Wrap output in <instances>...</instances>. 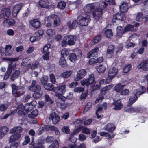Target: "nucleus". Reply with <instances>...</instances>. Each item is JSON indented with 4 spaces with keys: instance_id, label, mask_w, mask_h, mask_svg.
Instances as JSON below:
<instances>
[{
    "instance_id": "obj_1",
    "label": "nucleus",
    "mask_w": 148,
    "mask_h": 148,
    "mask_svg": "<svg viewBox=\"0 0 148 148\" xmlns=\"http://www.w3.org/2000/svg\"><path fill=\"white\" fill-rule=\"evenodd\" d=\"M95 83L96 82L95 81L94 75L93 74L90 75L88 78L84 79L81 81V84L82 86H86L88 87L92 85V90L93 91L97 90L100 87V85L98 84H97L95 85Z\"/></svg>"
},
{
    "instance_id": "obj_2",
    "label": "nucleus",
    "mask_w": 148,
    "mask_h": 148,
    "mask_svg": "<svg viewBox=\"0 0 148 148\" xmlns=\"http://www.w3.org/2000/svg\"><path fill=\"white\" fill-rule=\"evenodd\" d=\"M46 26L50 27L51 26L56 27L59 25L60 24V18L55 14H52L48 16L47 18Z\"/></svg>"
},
{
    "instance_id": "obj_3",
    "label": "nucleus",
    "mask_w": 148,
    "mask_h": 148,
    "mask_svg": "<svg viewBox=\"0 0 148 148\" xmlns=\"http://www.w3.org/2000/svg\"><path fill=\"white\" fill-rule=\"evenodd\" d=\"M146 90V88L143 87L141 86L140 88L138 90H136V92H135L131 94L127 104V106H130L133 103L135 102L138 99V97L137 95H140L141 94L145 93Z\"/></svg>"
},
{
    "instance_id": "obj_4",
    "label": "nucleus",
    "mask_w": 148,
    "mask_h": 148,
    "mask_svg": "<svg viewBox=\"0 0 148 148\" xmlns=\"http://www.w3.org/2000/svg\"><path fill=\"white\" fill-rule=\"evenodd\" d=\"M19 58L18 57L15 58H7V60L10 62L9 64L7 71L4 75V79L7 80L9 77L13 70L15 69L16 67V61L18 60Z\"/></svg>"
},
{
    "instance_id": "obj_5",
    "label": "nucleus",
    "mask_w": 148,
    "mask_h": 148,
    "mask_svg": "<svg viewBox=\"0 0 148 148\" xmlns=\"http://www.w3.org/2000/svg\"><path fill=\"white\" fill-rule=\"evenodd\" d=\"M90 20V16L85 13L80 14L77 18L78 24L81 26L88 25Z\"/></svg>"
},
{
    "instance_id": "obj_6",
    "label": "nucleus",
    "mask_w": 148,
    "mask_h": 148,
    "mask_svg": "<svg viewBox=\"0 0 148 148\" xmlns=\"http://www.w3.org/2000/svg\"><path fill=\"white\" fill-rule=\"evenodd\" d=\"M66 90L65 85H62L56 87L54 89V91L56 93L55 95L56 96L61 100H63V98L62 95L65 93Z\"/></svg>"
},
{
    "instance_id": "obj_7",
    "label": "nucleus",
    "mask_w": 148,
    "mask_h": 148,
    "mask_svg": "<svg viewBox=\"0 0 148 148\" xmlns=\"http://www.w3.org/2000/svg\"><path fill=\"white\" fill-rule=\"evenodd\" d=\"M125 16L124 13H118L114 15L112 19V22L114 25L116 24V21H122L125 19Z\"/></svg>"
},
{
    "instance_id": "obj_8",
    "label": "nucleus",
    "mask_w": 148,
    "mask_h": 148,
    "mask_svg": "<svg viewBox=\"0 0 148 148\" xmlns=\"http://www.w3.org/2000/svg\"><path fill=\"white\" fill-rule=\"evenodd\" d=\"M30 90L34 92H39L41 90V87L40 85L37 84V82L35 80L32 81L31 84L29 87Z\"/></svg>"
},
{
    "instance_id": "obj_9",
    "label": "nucleus",
    "mask_w": 148,
    "mask_h": 148,
    "mask_svg": "<svg viewBox=\"0 0 148 148\" xmlns=\"http://www.w3.org/2000/svg\"><path fill=\"white\" fill-rule=\"evenodd\" d=\"M87 72L85 69H81L77 71V77L75 78V81L79 80L81 79L84 77L86 75Z\"/></svg>"
},
{
    "instance_id": "obj_10",
    "label": "nucleus",
    "mask_w": 148,
    "mask_h": 148,
    "mask_svg": "<svg viewBox=\"0 0 148 148\" xmlns=\"http://www.w3.org/2000/svg\"><path fill=\"white\" fill-rule=\"evenodd\" d=\"M11 14V11L10 9L5 8L3 9L1 12L0 18H7Z\"/></svg>"
},
{
    "instance_id": "obj_11",
    "label": "nucleus",
    "mask_w": 148,
    "mask_h": 148,
    "mask_svg": "<svg viewBox=\"0 0 148 148\" xmlns=\"http://www.w3.org/2000/svg\"><path fill=\"white\" fill-rule=\"evenodd\" d=\"M102 9L99 8H96L93 12L94 18L96 21L102 19Z\"/></svg>"
},
{
    "instance_id": "obj_12",
    "label": "nucleus",
    "mask_w": 148,
    "mask_h": 148,
    "mask_svg": "<svg viewBox=\"0 0 148 148\" xmlns=\"http://www.w3.org/2000/svg\"><path fill=\"white\" fill-rule=\"evenodd\" d=\"M148 59L145 60L138 65L137 67L139 69H142L144 71H148Z\"/></svg>"
},
{
    "instance_id": "obj_13",
    "label": "nucleus",
    "mask_w": 148,
    "mask_h": 148,
    "mask_svg": "<svg viewBox=\"0 0 148 148\" xmlns=\"http://www.w3.org/2000/svg\"><path fill=\"white\" fill-rule=\"evenodd\" d=\"M23 5L21 3H19L15 5L13 8L12 11L13 16L15 17L17 16L21 8Z\"/></svg>"
},
{
    "instance_id": "obj_14",
    "label": "nucleus",
    "mask_w": 148,
    "mask_h": 148,
    "mask_svg": "<svg viewBox=\"0 0 148 148\" xmlns=\"http://www.w3.org/2000/svg\"><path fill=\"white\" fill-rule=\"evenodd\" d=\"M49 119L52 120L53 123L57 124L60 120V118L55 112H52L50 114Z\"/></svg>"
},
{
    "instance_id": "obj_15",
    "label": "nucleus",
    "mask_w": 148,
    "mask_h": 148,
    "mask_svg": "<svg viewBox=\"0 0 148 148\" xmlns=\"http://www.w3.org/2000/svg\"><path fill=\"white\" fill-rule=\"evenodd\" d=\"M30 25L34 28L38 29L40 25V22L37 19H32L29 22Z\"/></svg>"
},
{
    "instance_id": "obj_16",
    "label": "nucleus",
    "mask_w": 148,
    "mask_h": 148,
    "mask_svg": "<svg viewBox=\"0 0 148 148\" xmlns=\"http://www.w3.org/2000/svg\"><path fill=\"white\" fill-rule=\"evenodd\" d=\"M45 129L47 131H54L55 134L56 135H59L60 134V132L56 127L54 126L50 125H47L45 126Z\"/></svg>"
},
{
    "instance_id": "obj_17",
    "label": "nucleus",
    "mask_w": 148,
    "mask_h": 148,
    "mask_svg": "<svg viewBox=\"0 0 148 148\" xmlns=\"http://www.w3.org/2000/svg\"><path fill=\"white\" fill-rule=\"evenodd\" d=\"M112 105L114 106L113 109L115 110H120L123 107V104L121 103V101L120 100L114 101Z\"/></svg>"
},
{
    "instance_id": "obj_18",
    "label": "nucleus",
    "mask_w": 148,
    "mask_h": 148,
    "mask_svg": "<svg viewBox=\"0 0 148 148\" xmlns=\"http://www.w3.org/2000/svg\"><path fill=\"white\" fill-rule=\"evenodd\" d=\"M118 71V70L117 68L113 67L109 69L108 75L110 77H112L114 78L117 74Z\"/></svg>"
},
{
    "instance_id": "obj_19",
    "label": "nucleus",
    "mask_w": 148,
    "mask_h": 148,
    "mask_svg": "<svg viewBox=\"0 0 148 148\" xmlns=\"http://www.w3.org/2000/svg\"><path fill=\"white\" fill-rule=\"evenodd\" d=\"M99 51V48L96 47L93 49L87 54V57L89 58L90 57H95L97 56Z\"/></svg>"
},
{
    "instance_id": "obj_20",
    "label": "nucleus",
    "mask_w": 148,
    "mask_h": 148,
    "mask_svg": "<svg viewBox=\"0 0 148 148\" xmlns=\"http://www.w3.org/2000/svg\"><path fill=\"white\" fill-rule=\"evenodd\" d=\"M66 37L68 40V44L69 45H74V41L77 40V37L74 36H67Z\"/></svg>"
},
{
    "instance_id": "obj_21",
    "label": "nucleus",
    "mask_w": 148,
    "mask_h": 148,
    "mask_svg": "<svg viewBox=\"0 0 148 148\" xmlns=\"http://www.w3.org/2000/svg\"><path fill=\"white\" fill-rule=\"evenodd\" d=\"M95 5L88 4L86 5L83 8V10L86 12H89L95 8Z\"/></svg>"
},
{
    "instance_id": "obj_22",
    "label": "nucleus",
    "mask_w": 148,
    "mask_h": 148,
    "mask_svg": "<svg viewBox=\"0 0 148 148\" xmlns=\"http://www.w3.org/2000/svg\"><path fill=\"white\" fill-rule=\"evenodd\" d=\"M9 130L8 128L4 126L0 127V138H2L7 133Z\"/></svg>"
},
{
    "instance_id": "obj_23",
    "label": "nucleus",
    "mask_w": 148,
    "mask_h": 148,
    "mask_svg": "<svg viewBox=\"0 0 148 148\" xmlns=\"http://www.w3.org/2000/svg\"><path fill=\"white\" fill-rule=\"evenodd\" d=\"M115 127L114 125L110 123L107 124L104 128V129L110 132H112L115 130Z\"/></svg>"
},
{
    "instance_id": "obj_24",
    "label": "nucleus",
    "mask_w": 148,
    "mask_h": 148,
    "mask_svg": "<svg viewBox=\"0 0 148 148\" xmlns=\"http://www.w3.org/2000/svg\"><path fill=\"white\" fill-rule=\"evenodd\" d=\"M12 47L11 45H6L5 48V52L4 54L6 56L11 55L12 52L11 50Z\"/></svg>"
},
{
    "instance_id": "obj_25",
    "label": "nucleus",
    "mask_w": 148,
    "mask_h": 148,
    "mask_svg": "<svg viewBox=\"0 0 148 148\" xmlns=\"http://www.w3.org/2000/svg\"><path fill=\"white\" fill-rule=\"evenodd\" d=\"M105 36L108 38H110L113 36V33L110 29H104L103 31Z\"/></svg>"
},
{
    "instance_id": "obj_26",
    "label": "nucleus",
    "mask_w": 148,
    "mask_h": 148,
    "mask_svg": "<svg viewBox=\"0 0 148 148\" xmlns=\"http://www.w3.org/2000/svg\"><path fill=\"white\" fill-rule=\"evenodd\" d=\"M23 129L20 126H17L14 127L13 128L11 129L10 131V133L11 134H14L16 133L17 134H19V133L22 132Z\"/></svg>"
},
{
    "instance_id": "obj_27",
    "label": "nucleus",
    "mask_w": 148,
    "mask_h": 148,
    "mask_svg": "<svg viewBox=\"0 0 148 148\" xmlns=\"http://www.w3.org/2000/svg\"><path fill=\"white\" fill-rule=\"evenodd\" d=\"M20 73V72L19 70L15 71L12 74L10 78V79L13 81H14L18 77Z\"/></svg>"
},
{
    "instance_id": "obj_28",
    "label": "nucleus",
    "mask_w": 148,
    "mask_h": 148,
    "mask_svg": "<svg viewBox=\"0 0 148 148\" xmlns=\"http://www.w3.org/2000/svg\"><path fill=\"white\" fill-rule=\"evenodd\" d=\"M21 134H16L11 135L10 137L9 142L11 143L13 141L18 140L21 137Z\"/></svg>"
},
{
    "instance_id": "obj_29",
    "label": "nucleus",
    "mask_w": 148,
    "mask_h": 148,
    "mask_svg": "<svg viewBox=\"0 0 148 148\" xmlns=\"http://www.w3.org/2000/svg\"><path fill=\"white\" fill-rule=\"evenodd\" d=\"M115 48V46L114 45L111 44L108 47L107 53L108 54L112 55L114 53Z\"/></svg>"
},
{
    "instance_id": "obj_30",
    "label": "nucleus",
    "mask_w": 148,
    "mask_h": 148,
    "mask_svg": "<svg viewBox=\"0 0 148 148\" xmlns=\"http://www.w3.org/2000/svg\"><path fill=\"white\" fill-rule=\"evenodd\" d=\"M26 110L23 108H21L17 112V115L19 117L24 118L27 113Z\"/></svg>"
},
{
    "instance_id": "obj_31",
    "label": "nucleus",
    "mask_w": 148,
    "mask_h": 148,
    "mask_svg": "<svg viewBox=\"0 0 148 148\" xmlns=\"http://www.w3.org/2000/svg\"><path fill=\"white\" fill-rule=\"evenodd\" d=\"M25 92V88L23 87H19L17 89V91L16 95H15L16 97H18L23 95Z\"/></svg>"
},
{
    "instance_id": "obj_32",
    "label": "nucleus",
    "mask_w": 148,
    "mask_h": 148,
    "mask_svg": "<svg viewBox=\"0 0 148 148\" xmlns=\"http://www.w3.org/2000/svg\"><path fill=\"white\" fill-rule=\"evenodd\" d=\"M128 4L127 3H123L120 6V9L121 12L123 13L127 11L128 9Z\"/></svg>"
},
{
    "instance_id": "obj_33",
    "label": "nucleus",
    "mask_w": 148,
    "mask_h": 148,
    "mask_svg": "<svg viewBox=\"0 0 148 148\" xmlns=\"http://www.w3.org/2000/svg\"><path fill=\"white\" fill-rule=\"evenodd\" d=\"M125 85L118 84L114 87V90L118 93H121L122 90L124 89Z\"/></svg>"
},
{
    "instance_id": "obj_34",
    "label": "nucleus",
    "mask_w": 148,
    "mask_h": 148,
    "mask_svg": "<svg viewBox=\"0 0 148 148\" xmlns=\"http://www.w3.org/2000/svg\"><path fill=\"white\" fill-rule=\"evenodd\" d=\"M78 24V21L76 20H74L73 21L72 23L70 22H68L67 23L70 29H74L76 28Z\"/></svg>"
},
{
    "instance_id": "obj_35",
    "label": "nucleus",
    "mask_w": 148,
    "mask_h": 148,
    "mask_svg": "<svg viewBox=\"0 0 148 148\" xmlns=\"http://www.w3.org/2000/svg\"><path fill=\"white\" fill-rule=\"evenodd\" d=\"M69 58L71 62H75L78 60L77 57L74 53H70L69 55Z\"/></svg>"
},
{
    "instance_id": "obj_36",
    "label": "nucleus",
    "mask_w": 148,
    "mask_h": 148,
    "mask_svg": "<svg viewBox=\"0 0 148 148\" xmlns=\"http://www.w3.org/2000/svg\"><path fill=\"white\" fill-rule=\"evenodd\" d=\"M48 3L49 2L48 0H40L39 1V5L42 8L47 7Z\"/></svg>"
},
{
    "instance_id": "obj_37",
    "label": "nucleus",
    "mask_w": 148,
    "mask_h": 148,
    "mask_svg": "<svg viewBox=\"0 0 148 148\" xmlns=\"http://www.w3.org/2000/svg\"><path fill=\"white\" fill-rule=\"evenodd\" d=\"M134 29V26L130 24H129L127 25L124 28L123 31L122 33L123 34H124L126 32L130 31H133Z\"/></svg>"
},
{
    "instance_id": "obj_38",
    "label": "nucleus",
    "mask_w": 148,
    "mask_h": 148,
    "mask_svg": "<svg viewBox=\"0 0 148 148\" xmlns=\"http://www.w3.org/2000/svg\"><path fill=\"white\" fill-rule=\"evenodd\" d=\"M72 71L69 70L64 72L61 74L60 76L63 78H67L69 77L72 73Z\"/></svg>"
},
{
    "instance_id": "obj_39",
    "label": "nucleus",
    "mask_w": 148,
    "mask_h": 148,
    "mask_svg": "<svg viewBox=\"0 0 148 148\" xmlns=\"http://www.w3.org/2000/svg\"><path fill=\"white\" fill-rule=\"evenodd\" d=\"M43 86L46 90L49 91H51L54 88L53 85L51 83H47V84L44 85Z\"/></svg>"
},
{
    "instance_id": "obj_40",
    "label": "nucleus",
    "mask_w": 148,
    "mask_h": 148,
    "mask_svg": "<svg viewBox=\"0 0 148 148\" xmlns=\"http://www.w3.org/2000/svg\"><path fill=\"white\" fill-rule=\"evenodd\" d=\"M96 68L97 71L99 73H103L106 70L105 67L103 65H99Z\"/></svg>"
},
{
    "instance_id": "obj_41",
    "label": "nucleus",
    "mask_w": 148,
    "mask_h": 148,
    "mask_svg": "<svg viewBox=\"0 0 148 148\" xmlns=\"http://www.w3.org/2000/svg\"><path fill=\"white\" fill-rule=\"evenodd\" d=\"M59 143L57 140H55L53 143L48 148H58Z\"/></svg>"
},
{
    "instance_id": "obj_42",
    "label": "nucleus",
    "mask_w": 148,
    "mask_h": 148,
    "mask_svg": "<svg viewBox=\"0 0 148 148\" xmlns=\"http://www.w3.org/2000/svg\"><path fill=\"white\" fill-rule=\"evenodd\" d=\"M9 106L8 103H5L0 104V111H5Z\"/></svg>"
},
{
    "instance_id": "obj_43",
    "label": "nucleus",
    "mask_w": 148,
    "mask_h": 148,
    "mask_svg": "<svg viewBox=\"0 0 148 148\" xmlns=\"http://www.w3.org/2000/svg\"><path fill=\"white\" fill-rule=\"evenodd\" d=\"M38 112L37 110L35 109L32 111L31 114L28 115V117L33 118L36 116L38 114Z\"/></svg>"
},
{
    "instance_id": "obj_44",
    "label": "nucleus",
    "mask_w": 148,
    "mask_h": 148,
    "mask_svg": "<svg viewBox=\"0 0 148 148\" xmlns=\"http://www.w3.org/2000/svg\"><path fill=\"white\" fill-rule=\"evenodd\" d=\"M60 64L62 66H64L66 64V62L64 56H61L59 60Z\"/></svg>"
},
{
    "instance_id": "obj_45",
    "label": "nucleus",
    "mask_w": 148,
    "mask_h": 148,
    "mask_svg": "<svg viewBox=\"0 0 148 148\" xmlns=\"http://www.w3.org/2000/svg\"><path fill=\"white\" fill-rule=\"evenodd\" d=\"M42 95V91H40L39 92H34L33 94V97L37 99L40 98Z\"/></svg>"
},
{
    "instance_id": "obj_46",
    "label": "nucleus",
    "mask_w": 148,
    "mask_h": 148,
    "mask_svg": "<svg viewBox=\"0 0 148 148\" xmlns=\"http://www.w3.org/2000/svg\"><path fill=\"white\" fill-rule=\"evenodd\" d=\"M100 135L102 136H105L107 137V138H112L114 136V135L111 136L108 133L105 132H101L100 133Z\"/></svg>"
},
{
    "instance_id": "obj_47",
    "label": "nucleus",
    "mask_w": 148,
    "mask_h": 148,
    "mask_svg": "<svg viewBox=\"0 0 148 148\" xmlns=\"http://www.w3.org/2000/svg\"><path fill=\"white\" fill-rule=\"evenodd\" d=\"M143 18V14L142 13L139 12L137 13L136 16V19L138 21H141Z\"/></svg>"
},
{
    "instance_id": "obj_48",
    "label": "nucleus",
    "mask_w": 148,
    "mask_h": 148,
    "mask_svg": "<svg viewBox=\"0 0 148 148\" xmlns=\"http://www.w3.org/2000/svg\"><path fill=\"white\" fill-rule=\"evenodd\" d=\"M25 108H27L26 111L27 112H29L34 108L29 103L26 104L25 106Z\"/></svg>"
},
{
    "instance_id": "obj_49",
    "label": "nucleus",
    "mask_w": 148,
    "mask_h": 148,
    "mask_svg": "<svg viewBox=\"0 0 148 148\" xmlns=\"http://www.w3.org/2000/svg\"><path fill=\"white\" fill-rule=\"evenodd\" d=\"M41 83L44 86L47 83L48 79L47 77L45 76L42 77L40 80Z\"/></svg>"
},
{
    "instance_id": "obj_50",
    "label": "nucleus",
    "mask_w": 148,
    "mask_h": 148,
    "mask_svg": "<svg viewBox=\"0 0 148 148\" xmlns=\"http://www.w3.org/2000/svg\"><path fill=\"white\" fill-rule=\"evenodd\" d=\"M78 57H81L82 56V53L81 50L79 49H76L74 53Z\"/></svg>"
},
{
    "instance_id": "obj_51",
    "label": "nucleus",
    "mask_w": 148,
    "mask_h": 148,
    "mask_svg": "<svg viewBox=\"0 0 148 148\" xmlns=\"http://www.w3.org/2000/svg\"><path fill=\"white\" fill-rule=\"evenodd\" d=\"M131 67V66L130 64H128L125 66L123 69V72L125 73H127L130 71Z\"/></svg>"
},
{
    "instance_id": "obj_52",
    "label": "nucleus",
    "mask_w": 148,
    "mask_h": 148,
    "mask_svg": "<svg viewBox=\"0 0 148 148\" xmlns=\"http://www.w3.org/2000/svg\"><path fill=\"white\" fill-rule=\"evenodd\" d=\"M12 93L15 95H16V94L17 93V89H18V87L14 84H12Z\"/></svg>"
},
{
    "instance_id": "obj_53",
    "label": "nucleus",
    "mask_w": 148,
    "mask_h": 148,
    "mask_svg": "<svg viewBox=\"0 0 148 148\" xmlns=\"http://www.w3.org/2000/svg\"><path fill=\"white\" fill-rule=\"evenodd\" d=\"M66 5V3L65 2L63 1H60L59 2L57 5L58 8L63 9L65 8Z\"/></svg>"
},
{
    "instance_id": "obj_54",
    "label": "nucleus",
    "mask_w": 148,
    "mask_h": 148,
    "mask_svg": "<svg viewBox=\"0 0 148 148\" xmlns=\"http://www.w3.org/2000/svg\"><path fill=\"white\" fill-rule=\"evenodd\" d=\"M39 65V63L38 62L35 61L32 63L31 66V68L32 69H34L37 68Z\"/></svg>"
},
{
    "instance_id": "obj_55",
    "label": "nucleus",
    "mask_w": 148,
    "mask_h": 148,
    "mask_svg": "<svg viewBox=\"0 0 148 148\" xmlns=\"http://www.w3.org/2000/svg\"><path fill=\"white\" fill-rule=\"evenodd\" d=\"M82 132L83 133L88 134H90V131L87 128L82 126Z\"/></svg>"
},
{
    "instance_id": "obj_56",
    "label": "nucleus",
    "mask_w": 148,
    "mask_h": 148,
    "mask_svg": "<svg viewBox=\"0 0 148 148\" xmlns=\"http://www.w3.org/2000/svg\"><path fill=\"white\" fill-rule=\"evenodd\" d=\"M84 88L82 87H77L74 89V92H75L81 93L83 92Z\"/></svg>"
},
{
    "instance_id": "obj_57",
    "label": "nucleus",
    "mask_w": 148,
    "mask_h": 148,
    "mask_svg": "<svg viewBox=\"0 0 148 148\" xmlns=\"http://www.w3.org/2000/svg\"><path fill=\"white\" fill-rule=\"evenodd\" d=\"M45 97L47 102H48L49 104H52L53 103V101L50 98L49 96L48 95H45Z\"/></svg>"
},
{
    "instance_id": "obj_58",
    "label": "nucleus",
    "mask_w": 148,
    "mask_h": 148,
    "mask_svg": "<svg viewBox=\"0 0 148 148\" xmlns=\"http://www.w3.org/2000/svg\"><path fill=\"white\" fill-rule=\"evenodd\" d=\"M55 34V31L51 29H48L47 31V34L49 36H52Z\"/></svg>"
},
{
    "instance_id": "obj_59",
    "label": "nucleus",
    "mask_w": 148,
    "mask_h": 148,
    "mask_svg": "<svg viewBox=\"0 0 148 148\" xmlns=\"http://www.w3.org/2000/svg\"><path fill=\"white\" fill-rule=\"evenodd\" d=\"M86 136L83 134H80L79 136V139L80 141H84L86 139Z\"/></svg>"
},
{
    "instance_id": "obj_60",
    "label": "nucleus",
    "mask_w": 148,
    "mask_h": 148,
    "mask_svg": "<svg viewBox=\"0 0 148 148\" xmlns=\"http://www.w3.org/2000/svg\"><path fill=\"white\" fill-rule=\"evenodd\" d=\"M30 141L29 136L28 135L26 136L25 138V141L22 143L23 145H25L28 144Z\"/></svg>"
},
{
    "instance_id": "obj_61",
    "label": "nucleus",
    "mask_w": 148,
    "mask_h": 148,
    "mask_svg": "<svg viewBox=\"0 0 148 148\" xmlns=\"http://www.w3.org/2000/svg\"><path fill=\"white\" fill-rule=\"evenodd\" d=\"M104 99V96L102 93H101L99 95L98 98H97L95 101V103L99 102L100 101H101Z\"/></svg>"
},
{
    "instance_id": "obj_62",
    "label": "nucleus",
    "mask_w": 148,
    "mask_h": 148,
    "mask_svg": "<svg viewBox=\"0 0 148 148\" xmlns=\"http://www.w3.org/2000/svg\"><path fill=\"white\" fill-rule=\"evenodd\" d=\"M50 81L53 84H55L56 82L55 77L53 74H51L49 75Z\"/></svg>"
},
{
    "instance_id": "obj_63",
    "label": "nucleus",
    "mask_w": 148,
    "mask_h": 148,
    "mask_svg": "<svg viewBox=\"0 0 148 148\" xmlns=\"http://www.w3.org/2000/svg\"><path fill=\"white\" fill-rule=\"evenodd\" d=\"M14 112V111H12L9 113L3 116H0V119H4L8 118L9 116L12 115Z\"/></svg>"
},
{
    "instance_id": "obj_64",
    "label": "nucleus",
    "mask_w": 148,
    "mask_h": 148,
    "mask_svg": "<svg viewBox=\"0 0 148 148\" xmlns=\"http://www.w3.org/2000/svg\"><path fill=\"white\" fill-rule=\"evenodd\" d=\"M129 90L128 89H125L123 90L121 92V95H129Z\"/></svg>"
}]
</instances>
